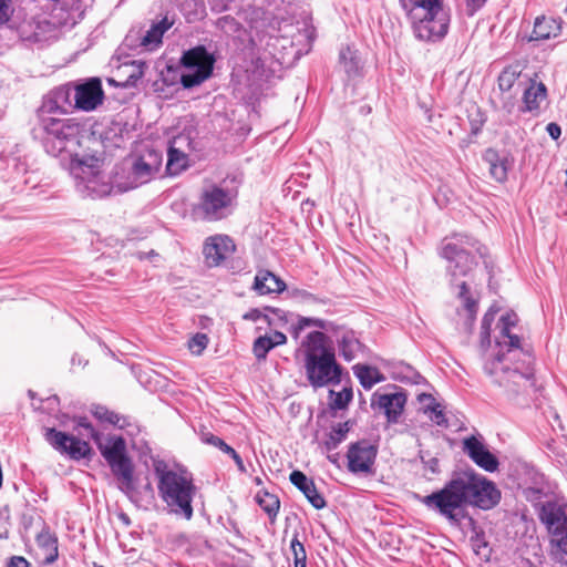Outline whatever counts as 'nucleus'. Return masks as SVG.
<instances>
[{
	"instance_id": "f257e3e1",
	"label": "nucleus",
	"mask_w": 567,
	"mask_h": 567,
	"mask_svg": "<svg viewBox=\"0 0 567 567\" xmlns=\"http://www.w3.org/2000/svg\"><path fill=\"white\" fill-rule=\"evenodd\" d=\"M75 431L79 436L68 434L55 430L45 429L44 437L47 442L56 451L68 454L73 460L90 457L92 449L86 439H92L100 450L101 455L106 461L112 474L117 481V487L131 501L134 499L136 492L134 480V464L127 455L126 442L122 436H110L106 442H102L101 434L93 427L85 416L76 420Z\"/></svg>"
},
{
	"instance_id": "f03ea898",
	"label": "nucleus",
	"mask_w": 567,
	"mask_h": 567,
	"mask_svg": "<svg viewBox=\"0 0 567 567\" xmlns=\"http://www.w3.org/2000/svg\"><path fill=\"white\" fill-rule=\"evenodd\" d=\"M486 254V247L478 240L465 234L445 237L439 247V255L446 260V275L450 285L458 289L457 297L463 300L464 308L471 320L477 311V302L471 297L467 278L477 259Z\"/></svg>"
},
{
	"instance_id": "7ed1b4c3",
	"label": "nucleus",
	"mask_w": 567,
	"mask_h": 567,
	"mask_svg": "<svg viewBox=\"0 0 567 567\" xmlns=\"http://www.w3.org/2000/svg\"><path fill=\"white\" fill-rule=\"evenodd\" d=\"M215 27L240 43L248 42L251 50L262 48V41L267 39L264 50L274 55L268 48L272 40H278L275 35L278 21L262 8L249 6L238 10L236 17L225 14L215 21Z\"/></svg>"
},
{
	"instance_id": "20e7f679",
	"label": "nucleus",
	"mask_w": 567,
	"mask_h": 567,
	"mask_svg": "<svg viewBox=\"0 0 567 567\" xmlns=\"http://www.w3.org/2000/svg\"><path fill=\"white\" fill-rule=\"evenodd\" d=\"M327 340L323 332L316 330L308 333L301 343L306 377L313 389L338 385L342 381L343 367Z\"/></svg>"
},
{
	"instance_id": "39448f33",
	"label": "nucleus",
	"mask_w": 567,
	"mask_h": 567,
	"mask_svg": "<svg viewBox=\"0 0 567 567\" xmlns=\"http://www.w3.org/2000/svg\"><path fill=\"white\" fill-rule=\"evenodd\" d=\"M33 134L39 137L45 152L54 157L63 156L72 162L82 157L83 141L80 138L81 125L73 118L37 116Z\"/></svg>"
},
{
	"instance_id": "423d86ee",
	"label": "nucleus",
	"mask_w": 567,
	"mask_h": 567,
	"mask_svg": "<svg viewBox=\"0 0 567 567\" xmlns=\"http://www.w3.org/2000/svg\"><path fill=\"white\" fill-rule=\"evenodd\" d=\"M496 327L501 338L496 340L499 350L494 358L485 361L484 372L492 379L493 383L503 388L507 393L518 394L529 380V375L516 368H509L505 362L512 351L520 348V338L517 334H512L507 326Z\"/></svg>"
},
{
	"instance_id": "0eeeda50",
	"label": "nucleus",
	"mask_w": 567,
	"mask_h": 567,
	"mask_svg": "<svg viewBox=\"0 0 567 567\" xmlns=\"http://www.w3.org/2000/svg\"><path fill=\"white\" fill-rule=\"evenodd\" d=\"M155 473L158 478V494L168 513L190 520L194 516L193 501L197 492L192 475L158 467L155 468Z\"/></svg>"
},
{
	"instance_id": "6e6552de",
	"label": "nucleus",
	"mask_w": 567,
	"mask_h": 567,
	"mask_svg": "<svg viewBox=\"0 0 567 567\" xmlns=\"http://www.w3.org/2000/svg\"><path fill=\"white\" fill-rule=\"evenodd\" d=\"M401 7L419 40L436 42L447 34L450 17L443 8L442 0H410Z\"/></svg>"
},
{
	"instance_id": "1a4fd4ad",
	"label": "nucleus",
	"mask_w": 567,
	"mask_h": 567,
	"mask_svg": "<svg viewBox=\"0 0 567 567\" xmlns=\"http://www.w3.org/2000/svg\"><path fill=\"white\" fill-rule=\"evenodd\" d=\"M91 152H83L82 157L70 164L71 174L76 179V188L83 195L91 198H102L113 193H118L113 179L101 173L100 166L103 162V152L86 146Z\"/></svg>"
},
{
	"instance_id": "9d476101",
	"label": "nucleus",
	"mask_w": 567,
	"mask_h": 567,
	"mask_svg": "<svg viewBox=\"0 0 567 567\" xmlns=\"http://www.w3.org/2000/svg\"><path fill=\"white\" fill-rule=\"evenodd\" d=\"M162 163L163 153L151 147L128 155L115 167L116 190L124 193L151 182Z\"/></svg>"
},
{
	"instance_id": "9b49d317",
	"label": "nucleus",
	"mask_w": 567,
	"mask_h": 567,
	"mask_svg": "<svg viewBox=\"0 0 567 567\" xmlns=\"http://www.w3.org/2000/svg\"><path fill=\"white\" fill-rule=\"evenodd\" d=\"M238 193L218 184L202 188L197 202L193 205V216L197 220L215 223L228 218L237 207Z\"/></svg>"
},
{
	"instance_id": "f8f14e48",
	"label": "nucleus",
	"mask_w": 567,
	"mask_h": 567,
	"mask_svg": "<svg viewBox=\"0 0 567 567\" xmlns=\"http://www.w3.org/2000/svg\"><path fill=\"white\" fill-rule=\"evenodd\" d=\"M421 503L449 520L458 522L455 511L466 505L463 475L452 478L443 488L423 496Z\"/></svg>"
},
{
	"instance_id": "ddd939ff",
	"label": "nucleus",
	"mask_w": 567,
	"mask_h": 567,
	"mask_svg": "<svg viewBox=\"0 0 567 567\" xmlns=\"http://www.w3.org/2000/svg\"><path fill=\"white\" fill-rule=\"evenodd\" d=\"M181 62L184 66L181 83L185 89H192L210 78L216 60L204 45H197L185 51Z\"/></svg>"
},
{
	"instance_id": "4468645a",
	"label": "nucleus",
	"mask_w": 567,
	"mask_h": 567,
	"mask_svg": "<svg viewBox=\"0 0 567 567\" xmlns=\"http://www.w3.org/2000/svg\"><path fill=\"white\" fill-rule=\"evenodd\" d=\"M463 480L466 505L487 511L499 503L501 492L492 481L475 474H464Z\"/></svg>"
},
{
	"instance_id": "2eb2a0df",
	"label": "nucleus",
	"mask_w": 567,
	"mask_h": 567,
	"mask_svg": "<svg viewBox=\"0 0 567 567\" xmlns=\"http://www.w3.org/2000/svg\"><path fill=\"white\" fill-rule=\"evenodd\" d=\"M539 517L546 524L551 534V544L561 554L567 555V515L555 503L547 502L543 505Z\"/></svg>"
},
{
	"instance_id": "dca6fc26",
	"label": "nucleus",
	"mask_w": 567,
	"mask_h": 567,
	"mask_svg": "<svg viewBox=\"0 0 567 567\" xmlns=\"http://www.w3.org/2000/svg\"><path fill=\"white\" fill-rule=\"evenodd\" d=\"M378 455V445L362 439L349 445L347 452L348 470L353 474H373Z\"/></svg>"
},
{
	"instance_id": "f3484780",
	"label": "nucleus",
	"mask_w": 567,
	"mask_h": 567,
	"mask_svg": "<svg viewBox=\"0 0 567 567\" xmlns=\"http://www.w3.org/2000/svg\"><path fill=\"white\" fill-rule=\"evenodd\" d=\"M75 85L68 83L52 90L44 96L37 116H53V114H65L75 109L74 105Z\"/></svg>"
},
{
	"instance_id": "a211bd4d",
	"label": "nucleus",
	"mask_w": 567,
	"mask_h": 567,
	"mask_svg": "<svg viewBox=\"0 0 567 567\" xmlns=\"http://www.w3.org/2000/svg\"><path fill=\"white\" fill-rule=\"evenodd\" d=\"M74 105L75 109L91 112L103 103L104 91L99 78H89L84 81L74 83Z\"/></svg>"
},
{
	"instance_id": "6ab92c4d",
	"label": "nucleus",
	"mask_w": 567,
	"mask_h": 567,
	"mask_svg": "<svg viewBox=\"0 0 567 567\" xmlns=\"http://www.w3.org/2000/svg\"><path fill=\"white\" fill-rule=\"evenodd\" d=\"M185 147L193 150V142L188 134H179L169 143L166 163L168 175L176 176L188 167L189 162Z\"/></svg>"
},
{
	"instance_id": "aec40b11",
	"label": "nucleus",
	"mask_w": 567,
	"mask_h": 567,
	"mask_svg": "<svg viewBox=\"0 0 567 567\" xmlns=\"http://www.w3.org/2000/svg\"><path fill=\"white\" fill-rule=\"evenodd\" d=\"M463 451L467 456L481 468L486 472H495L498 470V458L485 446L484 442L471 435L463 440Z\"/></svg>"
},
{
	"instance_id": "412c9836",
	"label": "nucleus",
	"mask_w": 567,
	"mask_h": 567,
	"mask_svg": "<svg viewBox=\"0 0 567 567\" xmlns=\"http://www.w3.org/2000/svg\"><path fill=\"white\" fill-rule=\"evenodd\" d=\"M482 159L488 167L491 178L501 184L507 181L508 172L514 165V157L509 152L489 147L484 151Z\"/></svg>"
},
{
	"instance_id": "4be33fe9",
	"label": "nucleus",
	"mask_w": 567,
	"mask_h": 567,
	"mask_svg": "<svg viewBox=\"0 0 567 567\" xmlns=\"http://www.w3.org/2000/svg\"><path fill=\"white\" fill-rule=\"evenodd\" d=\"M234 250V241L227 235L210 236L205 240L203 247V254L209 267L220 265Z\"/></svg>"
},
{
	"instance_id": "5701e85b",
	"label": "nucleus",
	"mask_w": 567,
	"mask_h": 567,
	"mask_svg": "<svg viewBox=\"0 0 567 567\" xmlns=\"http://www.w3.org/2000/svg\"><path fill=\"white\" fill-rule=\"evenodd\" d=\"M406 404V395L403 392L373 393L371 399V406L380 409L384 412L389 423H398L399 419Z\"/></svg>"
},
{
	"instance_id": "b1692460",
	"label": "nucleus",
	"mask_w": 567,
	"mask_h": 567,
	"mask_svg": "<svg viewBox=\"0 0 567 567\" xmlns=\"http://www.w3.org/2000/svg\"><path fill=\"white\" fill-rule=\"evenodd\" d=\"M173 22L168 21L167 17L162 19L157 23H153L152 27L143 34L141 30L135 31L132 29L130 33L126 35L125 41L132 42L136 37L140 40V45L146 48L147 50H153L162 43V39L164 33L172 27Z\"/></svg>"
},
{
	"instance_id": "393cba45",
	"label": "nucleus",
	"mask_w": 567,
	"mask_h": 567,
	"mask_svg": "<svg viewBox=\"0 0 567 567\" xmlns=\"http://www.w3.org/2000/svg\"><path fill=\"white\" fill-rule=\"evenodd\" d=\"M289 480L316 509H321L327 505L324 497L318 492L315 482L308 478L305 473L295 470L290 473Z\"/></svg>"
},
{
	"instance_id": "a878e982",
	"label": "nucleus",
	"mask_w": 567,
	"mask_h": 567,
	"mask_svg": "<svg viewBox=\"0 0 567 567\" xmlns=\"http://www.w3.org/2000/svg\"><path fill=\"white\" fill-rule=\"evenodd\" d=\"M252 288L259 295L281 293L287 289L286 282L269 270H260L255 276Z\"/></svg>"
},
{
	"instance_id": "bb28decb",
	"label": "nucleus",
	"mask_w": 567,
	"mask_h": 567,
	"mask_svg": "<svg viewBox=\"0 0 567 567\" xmlns=\"http://www.w3.org/2000/svg\"><path fill=\"white\" fill-rule=\"evenodd\" d=\"M338 349L344 361L350 362L365 351V346L359 340L355 332L346 331L338 339Z\"/></svg>"
},
{
	"instance_id": "cd10ccee",
	"label": "nucleus",
	"mask_w": 567,
	"mask_h": 567,
	"mask_svg": "<svg viewBox=\"0 0 567 567\" xmlns=\"http://www.w3.org/2000/svg\"><path fill=\"white\" fill-rule=\"evenodd\" d=\"M547 97V87L543 82L532 81L529 86L523 93V105L519 111L523 113L535 112L539 110L540 103Z\"/></svg>"
},
{
	"instance_id": "c85d7f7f",
	"label": "nucleus",
	"mask_w": 567,
	"mask_h": 567,
	"mask_svg": "<svg viewBox=\"0 0 567 567\" xmlns=\"http://www.w3.org/2000/svg\"><path fill=\"white\" fill-rule=\"evenodd\" d=\"M37 544L43 555V565H51L58 559V537L50 532L49 527H43L42 530L38 534Z\"/></svg>"
},
{
	"instance_id": "c756f323",
	"label": "nucleus",
	"mask_w": 567,
	"mask_h": 567,
	"mask_svg": "<svg viewBox=\"0 0 567 567\" xmlns=\"http://www.w3.org/2000/svg\"><path fill=\"white\" fill-rule=\"evenodd\" d=\"M560 27L555 19L544 16L537 17L534 22V29L528 41H540L549 38H556L559 34Z\"/></svg>"
},
{
	"instance_id": "7c9ffc66",
	"label": "nucleus",
	"mask_w": 567,
	"mask_h": 567,
	"mask_svg": "<svg viewBox=\"0 0 567 567\" xmlns=\"http://www.w3.org/2000/svg\"><path fill=\"white\" fill-rule=\"evenodd\" d=\"M352 370L361 386L365 390H370L373 385L384 381L383 374L375 367L358 363L352 367Z\"/></svg>"
},
{
	"instance_id": "2f4dec72",
	"label": "nucleus",
	"mask_w": 567,
	"mask_h": 567,
	"mask_svg": "<svg viewBox=\"0 0 567 567\" xmlns=\"http://www.w3.org/2000/svg\"><path fill=\"white\" fill-rule=\"evenodd\" d=\"M518 485L520 488L528 486L545 485V476L535 466L523 463L517 470Z\"/></svg>"
},
{
	"instance_id": "473e14b6",
	"label": "nucleus",
	"mask_w": 567,
	"mask_h": 567,
	"mask_svg": "<svg viewBox=\"0 0 567 567\" xmlns=\"http://www.w3.org/2000/svg\"><path fill=\"white\" fill-rule=\"evenodd\" d=\"M202 441L206 444L217 447L218 450L221 451V453L229 455L234 460L238 471L241 473L246 472V467H245L244 461L240 457V455L230 445H228L223 439H220L219 436H216L212 433H204L202 435Z\"/></svg>"
},
{
	"instance_id": "72a5a7b5",
	"label": "nucleus",
	"mask_w": 567,
	"mask_h": 567,
	"mask_svg": "<svg viewBox=\"0 0 567 567\" xmlns=\"http://www.w3.org/2000/svg\"><path fill=\"white\" fill-rule=\"evenodd\" d=\"M350 431L349 422L338 423L329 432L327 440L323 442V446L328 452L336 450L346 439Z\"/></svg>"
},
{
	"instance_id": "f704fd0d",
	"label": "nucleus",
	"mask_w": 567,
	"mask_h": 567,
	"mask_svg": "<svg viewBox=\"0 0 567 567\" xmlns=\"http://www.w3.org/2000/svg\"><path fill=\"white\" fill-rule=\"evenodd\" d=\"M256 502L267 513L271 520L277 517L280 508V501L275 494H270L268 492L258 493Z\"/></svg>"
},
{
	"instance_id": "c9c22d12",
	"label": "nucleus",
	"mask_w": 567,
	"mask_h": 567,
	"mask_svg": "<svg viewBox=\"0 0 567 567\" xmlns=\"http://www.w3.org/2000/svg\"><path fill=\"white\" fill-rule=\"evenodd\" d=\"M340 63L349 76H355L360 71V60L349 47L340 51Z\"/></svg>"
},
{
	"instance_id": "e433bc0d",
	"label": "nucleus",
	"mask_w": 567,
	"mask_h": 567,
	"mask_svg": "<svg viewBox=\"0 0 567 567\" xmlns=\"http://www.w3.org/2000/svg\"><path fill=\"white\" fill-rule=\"evenodd\" d=\"M522 70L518 65H508L498 75V87L503 92L509 91L518 80Z\"/></svg>"
},
{
	"instance_id": "4c0bfd02",
	"label": "nucleus",
	"mask_w": 567,
	"mask_h": 567,
	"mask_svg": "<svg viewBox=\"0 0 567 567\" xmlns=\"http://www.w3.org/2000/svg\"><path fill=\"white\" fill-rule=\"evenodd\" d=\"M293 567H307V551L305 545L299 540V533L295 532L289 546Z\"/></svg>"
},
{
	"instance_id": "58836bf2",
	"label": "nucleus",
	"mask_w": 567,
	"mask_h": 567,
	"mask_svg": "<svg viewBox=\"0 0 567 567\" xmlns=\"http://www.w3.org/2000/svg\"><path fill=\"white\" fill-rule=\"evenodd\" d=\"M126 68H131V72L127 74L125 82L123 83L124 87H136L138 81L144 75V70L147 68L146 62L134 60L130 64L125 65Z\"/></svg>"
},
{
	"instance_id": "ea45409f",
	"label": "nucleus",
	"mask_w": 567,
	"mask_h": 567,
	"mask_svg": "<svg viewBox=\"0 0 567 567\" xmlns=\"http://www.w3.org/2000/svg\"><path fill=\"white\" fill-rule=\"evenodd\" d=\"M330 396H333V400L330 404L331 409L333 410H344L348 408L350 402L353 399V392L351 388H344L340 392H336L333 390H330Z\"/></svg>"
},
{
	"instance_id": "a19ab883",
	"label": "nucleus",
	"mask_w": 567,
	"mask_h": 567,
	"mask_svg": "<svg viewBox=\"0 0 567 567\" xmlns=\"http://www.w3.org/2000/svg\"><path fill=\"white\" fill-rule=\"evenodd\" d=\"M275 348L269 336H260L254 341L252 352L258 361L266 360L267 354Z\"/></svg>"
},
{
	"instance_id": "79ce46f5",
	"label": "nucleus",
	"mask_w": 567,
	"mask_h": 567,
	"mask_svg": "<svg viewBox=\"0 0 567 567\" xmlns=\"http://www.w3.org/2000/svg\"><path fill=\"white\" fill-rule=\"evenodd\" d=\"M92 414L99 421L106 422L112 425H118L121 420V416L117 413L110 411L103 405H94L92 409Z\"/></svg>"
},
{
	"instance_id": "37998d69",
	"label": "nucleus",
	"mask_w": 567,
	"mask_h": 567,
	"mask_svg": "<svg viewBox=\"0 0 567 567\" xmlns=\"http://www.w3.org/2000/svg\"><path fill=\"white\" fill-rule=\"evenodd\" d=\"M471 546L476 555L488 557L489 549L488 543L485 539V535L483 532H475L474 535L470 538Z\"/></svg>"
},
{
	"instance_id": "c03bdc74",
	"label": "nucleus",
	"mask_w": 567,
	"mask_h": 567,
	"mask_svg": "<svg viewBox=\"0 0 567 567\" xmlns=\"http://www.w3.org/2000/svg\"><path fill=\"white\" fill-rule=\"evenodd\" d=\"M501 111L503 112V121L508 125L514 124L515 118L518 117L516 115V111L518 113H522L519 111V106L518 107L516 106V102L512 97H507L503 101Z\"/></svg>"
},
{
	"instance_id": "a18cd8bd",
	"label": "nucleus",
	"mask_w": 567,
	"mask_h": 567,
	"mask_svg": "<svg viewBox=\"0 0 567 567\" xmlns=\"http://www.w3.org/2000/svg\"><path fill=\"white\" fill-rule=\"evenodd\" d=\"M208 337L205 333L198 332L188 341V349L193 354L200 355L208 344Z\"/></svg>"
},
{
	"instance_id": "49530a36",
	"label": "nucleus",
	"mask_w": 567,
	"mask_h": 567,
	"mask_svg": "<svg viewBox=\"0 0 567 567\" xmlns=\"http://www.w3.org/2000/svg\"><path fill=\"white\" fill-rule=\"evenodd\" d=\"M307 327H317L319 329H323L326 327V322L318 318L299 317L295 327L296 337L298 336L299 331L306 329Z\"/></svg>"
},
{
	"instance_id": "de8ad7c7",
	"label": "nucleus",
	"mask_w": 567,
	"mask_h": 567,
	"mask_svg": "<svg viewBox=\"0 0 567 567\" xmlns=\"http://www.w3.org/2000/svg\"><path fill=\"white\" fill-rule=\"evenodd\" d=\"M427 410H430L432 412V415H431L432 422H434L439 426L447 427V425H449L447 419L439 403L432 402V404L427 406Z\"/></svg>"
},
{
	"instance_id": "09e8293b",
	"label": "nucleus",
	"mask_w": 567,
	"mask_h": 567,
	"mask_svg": "<svg viewBox=\"0 0 567 567\" xmlns=\"http://www.w3.org/2000/svg\"><path fill=\"white\" fill-rule=\"evenodd\" d=\"M289 293L292 298L301 301V302H306V303H317L320 301V299L315 296L313 293L309 292L308 290L306 289H300V288H291L289 290Z\"/></svg>"
},
{
	"instance_id": "8fccbe9b",
	"label": "nucleus",
	"mask_w": 567,
	"mask_h": 567,
	"mask_svg": "<svg viewBox=\"0 0 567 567\" xmlns=\"http://www.w3.org/2000/svg\"><path fill=\"white\" fill-rule=\"evenodd\" d=\"M420 458L423 463L424 467L431 472L432 474L440 473V462L439 458L430 456L429 452L420 451Z\"/></svg>"
},
{
	"instance_id": "3c124183",
	"label": "nucleus",
	"mask_w": 567,
	"mask_h": 567,
	"mask_svg": "<svg viewBox=\"0 0 567 567\" xmlns=\"http://www.w3.org/2000/svg\"><path fill=\"white\" fill-rule=\"evenodd\" d=\"M523 494L529 502H537L545 495V485L523 487Z\"/></svg>"
},
{
	"instance_id": "603ef678",
	"label": "nucleus",
	"mask_w": 567,
	"mask_h": 567,
	"mask_svg": "<svg viewBox=\"0 0 567 567\" xmlns=\"http://www.w3.org/2000/svg\"><path fill=\"white\" fill-rule=\"evenodd\" d=\"M243 319L254 321V322L262 319L269 326L272 324V319L269 317L268 313H266V311H264V308L262 309H257V308L250 309L249 311H247L246 313L243 315Z\"/></svg>"
},
{
	"instance_id": "864d4df0",
	"label": "nucleus",
	"mask_w": 567,
	"mask_h": 567,
	"mask_svg": "<svg viewBox=\"0 0 567 567\" xmlns=\"http://www.w3.org/2000/svg\"><path fill=\"white\" fill-rule=\"evenodd\" d=\"M493 321H494V313L489 312V311L486 312L482 319V326H481L482 343H484V342L489 343L491 327H492Z\"/></svg>"
},
{
	"instance_id": "5fc2aeb1",
	"label": "nucleus",
	"mask_w": 567,
	"mask_h": 567,
	"mask_svg": "<svg viewBox=\"0 0 567 567\" xmlns=\"http://www.w3.org/2000/svg\"><path fill=\"white\" fill-rule=\"evenodd\" d=\"M235 0H208L210 10L216 13L225 12L231 9Z\"/></svg>"
},
{
	"instance_id": "6e6d98bb",
	"label": "nucleus",
	"mask_w": 567,
	"mask_h": 567,
	"mask_svg": "<svg viewBox=\"0 0 567 567\" xmlns=\"http://www.w3.org/2000/svg\"><path fill=\"white\" fill-rule=\"evenodd\" d=\"M12 0H0V25L7 23L12 14Z\"/></svg>"
},
{
	"instance_id": "4d7b16f0",
	"label": "nucleus",
	"mask_w": 567,
	"mask_h": 567,
	"mask_svg": "<svg viewBox=\"0 0 567 567\" xmlns=\"http://www.w3.org/2000/svg\"><path fill=\"white\" fill-rule=\"evenodd\" d=\"M517 323V316L514 312H507L505 315H502L497 326H507V328L512 329Z\"/></svg>"
},
{
	"instance_id": "13d9d810",
	"label": "nucleus",
	"mask_w": 567,
	"mask_h": 567,
	"mask_svg": "<svg viewBox=\"0 0 567 567\" xmlns=\"http://www.w3.org/2000/svg\"><path fill=\"white\" fill-rule=\"evenodd\" d=\"M487 0H466V13L468 16H474L478 10H481Z\"/></svg>"
},
{
	"instance_id": "bf43d9fd",
	"label": "nucleus",
	"mask_w": 567,
	"mask_h": 567,
	"mask_svg": "<svg viewBox=\"0 0 567 567\" xmlns=\"http://www.w3.org/2000/svg\"><path fill=\"white\" fill-rule=\"evenodd\" d=\"M7 567H31V564L22 556H12L7 563Z\"/></svg>"
},
{
	"instance_id": "052dcab7",
	"label": "nucleus",
	"mask_w": 567,
	"mask_h": 567,
	"mask_svg": "<svg viewBox=\"0 0 567 567\" xmlns=\"http://www.w3.org/2000/svg\"><path fill=\"white\" fill-rule=\"evenodd\" d=\"M264 311H266V313H268L269 316H270V313L274 315L280 321H285V322L288 321L287 313L280 308H274V307L267 306V307H264Z\"/></svg>"
},
{
	"instance_id": "680f3d73",
	"label": "nucleus",
	"mask_w": 567,
	"mask_h": 567,
	"mask_svg": "<svg viewBox=\"0 0 567 567\" xmlns=\"http://www.w3.org/2000/svg\"><path fill=\"white\" fill-rule=\"evenodd\" d=\"M8 166H12L18 175L27 172L25 163L20 162L17 157L8 158Z\"/></svg>"
},
{
	"instance_id": "e2e57ef3",
	"label": "nucleus",
	"mask_w": 567,
	"mask_h": 567,
	"mask_svg": "<svg viewBox=\"0 0 567 567\" xmlns=\"http://www.w3.org/2000/svg\"><path fill=\"white\" fill-rule=\"evenodd\" d=\"M546 132L553 140H558L561 135L560 126L554 122L547 124Z\"/></svg>"
},
{
	"instance_id": "0e129e2a",
	"label": "nucleus",
	"mask_w": 567,
	"mask_h": 567,
	"mask_svg": "<svg viewBox=\"0 0 567 567\" xmlns=\"http://www.w3.org/2000/svg\"><path fill=\"white\" fill-rule=\"evenodd\" d=\"M405 369L408 372V374L405 375V379H408L409 381H411L414 384L421 383V381L423 380V377L419 372H416L410 365H406Z\"/></svg>"
},
{
	"instance_id": "69168bd1",
	"label": "nucleus",
	"mask_w": 567,
	"mask_h": 567,
	"mask_svg": "<svg viewBox=\"0 0 567 567\" xmlns=\"http://www.w3.org/2000/svg\"><path fill=\"white\" fill-rule=\"evenodd\" d=\"M270 340L272 341L276 348L278 346L285 344L287 342V337L280 331H275L274 334L270 337Z\"/></svg>"
},
{
	"instance_id": "338daca9",
	"label": "nucleus",
	"mask_w": 567,
	"mask_h": 567,
	"mask_svg": "<svg viewBox=\"0 0 567 567\" xmlns=\"http://www.w3.org/2000/svg\"><path fill=\"white\" fill-rule=\"evenodd\" d=\"M71 363H72V365H75V364H78V365H82V364L85 365L86 361L83 362L82 358L79 354H74L72 357V359H71Z\"/></svg>"
},
{
	"instance_id": "774afa93",
	"label": "nucleus",
	"mask_w": 567,
	"mask_h": 567,
	"mask_svg": "<svg viewBox=\"0 0 567 567\" xmlns=\"http://www.w3.org/2000/svg\"><path fill=\"white\" fill-rule=\"evenodd\" d=\"M118 517H120V519H121V520H122L126 526H128V525L131 524V519H130V517H128L126 514L122 513V514H120V516H118Z\"/></svg>"
}]
</instances>
